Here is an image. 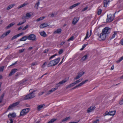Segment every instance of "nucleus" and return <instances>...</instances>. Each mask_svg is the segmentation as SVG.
<instances>
[{"instance_id": "nucleus-1", "label": "nucleus", "mask_w": 123, "mask_h": 123, "mask_svg": "<svg viewBox=\"0 0 123 123\" xmlns=\"http://www.w3.org/2000/svg\"><path fill=\"white\" fill-rule=\"evenodd\" d=\"M68 80L69 78L68 79L65 78L62 81L59 82L58 84H56V86L55 88H52L51 90H49V92L51 93L55 91V90H56L58 89V87L60 86V85H62L65 83L66 82L68 81Z\"/></svg>"}, {"instance_id": "nucleus-2", "label": "nucleus", "mask_w": 123, "mask_h": 123, "mask_svg": "<svg viewBox=\"0 0 123 123\" xmlns=\"http://www.w3.org/2000/svg\"><path fill=\"white\" fill-rule=\"evenodd\" d=\"M60 60V58L58 57L54 60L50 61L48 64V67H52L57 65L59 62Z\"/></svg>"}, {"instance_id": "nucleus-3", "label": "nucleus", "mask_w": 123, "mask_h": 123, "mask_svg": "<svg viewBox=\"0 0 123 123\" xmlns=\"http://www.w3.org/2000/svg\"><path fill=\"white\" fill-rule=\"evenodd\" d=\"M37 91V90H36L31 92L24 97V100L30 99L34 98L35 97V94L34 92Z\"/></svg>"}, {"instance_id": "nucleus-4", "label": "nucleus", "mask_w": 123, "mask_h": 123, "mask_svg": "<svg viewBox=\"0 0 123 123\" xmlns=\"http://www.w3.org/2000/svg\"><path fill=\"white\" fill-rule=\"evenodd\" d=\"M114 16H113L112 15L110 14L109 15H107V18L106 21L107 22H111L113 21L114 18Z\"/></svg>"}, {"instance_id": "nucleus-5", "label": "nucleus", "mask_w": 123, "mask_h": 123, "mask_svg": "<svg viewBox=\"0 0 123 123\" xmlns=\"http://www.w3.org/2000/svg\"><path fill=\"white\" fill-rule=\"evenodd\" d=\"M19 102H17L10 105L7 109V112L10 109H12L14 107L19 104Z\"/></svg>"}, {"instance_id": "nucleus-6", "label": "nucleus", "mask_w": 123, "mask_h": 123, "mask_svg": "<svg viewBox=\"0 0 123 123\" xmlns=\"http://www.w3.org/2000/svg\"><path fill=\"white\" fill-rule=\"evenodd\" d=\"M111 31V28L108 27H106L103 29L102 32L107 34H109Z\"/></svg>"}, {"instance_id": "nucleus-7", "label": "nucleus", "mask_w": 123, "mask_h": 123, "mask_svg": "<svg viewBox=\"0 0 123 123\" xmlns=\"http://www.w3.org/2000/svg\"><path fill=\"white\" fill-rule=\"evenodd\" d=\"M28 39L32 40V41H35L36 40V36L34 34H31L28 36Z\"/></svg>"}, {"instance_id": "nucleus-8", "label": "nucleus", "mask_w": 123, "mask_h": 123, "mask_svg": "<svg viewBox=\"0 0 123 123\" xmlns=\"http://www.w3.org/2000/svg\"><path fill=\"white\" fill-rule=\"evenodd\" d=\"M106 35L102 32L101 33L99 37L101 38L102 40H104L106 38Z\"/></svg>"}, {"instance_id": "nucleus-9", "label": "nucleus", "mask_w": 123, "mask_h": 123, "mask_svg": "<svg viewBox=\"0 0 123 123\" xmlns=\"http://www.w3.org/2000/svg\"><path fill=\"white\" fill-rule=\"evenodd\" d=\"M10 30H9L3 33L2 35L0 37V38L1 39L3 38H4L10 32Z\"/></svg>"}, {"instance_id": "nucleus-10", "label": "nucleus", "mask_w": 123, "mask_h": 123, "mask_svg": "<svg viewBox=\"0 0 123 123\" xmlns=\"http://www.w3.org/2000/svg\"><path fill=\"white\" fill-rule=\"evenodd\" d=\"M18 70L17 69H13L12 70L9 74V76H11L13 74Z\"/></svg>"}, {"instance_id": "nucleus-11", "label": "nucleus", "mask_w": 123, "mask_h": 123, "mask_svg": "<svg viewBox=\"0 0 123 123\" xmlns=\"http://www.w3.org/2000/svg\"><path fill=\"white\" fill-rule=\"evenodd\" d=\"M79 18L78 17L77 18H75L74 17L73 20L72 22L73 24L74 25H75L77 23L78 21L79 20Z\"/></svg>"}, {"instance_id": "nucleus-12", "label": "nucleus", "mask_w": 123, "mask_h": 123, "mask_svg": "<svg viewBox=\"0 0 123 123\" xmlns=\"http://www.w3.org/2000/svg\"><path fill=\"white\" fill-rule=\"evenodd\" d=\"M110 2V0H104V6L106 7L108 3Z\"/></svg>"}, {"instance_id": "nucleus-13", "label": "nucleus", "mask_w": 123, "mask_h": 123, "mask_svg": "<svg viewBox=\"0 0 123 123\" xmlns=\"http://www.w3.org/2000/svg\"><path fill=\"white\" fill-rule=\"evenodd\" d=\"M16 114H15L14 112L12 114H10L8 115V117L9 118H11V117L14 118L16 117Z\"/></svg>"}, {"instance_id": "nucleus-14", "label": "nucleus", "mask_w": 123, "mask_h": 123, "mask_svg": "<svg viewBox=\"0 0 123 123\" xmlns=\"http://www.w3.org/2000/svg\"><path fill=\"white\" fill-rule=\"evenodd\" d=\"M49 25H48L46 23H44L43 24H42L40 26V28H43L45 27H46L48 26H49Z\"/></svg>"}, {"instance_id": "nucleus-15", "label": "nucleus", "mask_w": 123, "mask_h": 123, "mask_svg": "<svg viewBox=\"0 0 123 123\" xmlns=\"http://www.w3.org/2000/svg\"><path fill=\"white\" fill-rule=\"evenodd\" d=\"M76 84L75 82H74L70 84L69 85H68L66 87V89H68L74 86Z\"/></svg>"}, {"instance_id": "nucleus-16", "label": "nucleus", "mask_w": 123, "mask_h": 123, "mask_svg": "<svg viewBox=\"0 0 123 123\" xmlns=\"http://www.w3.org/2000/svg\"><path fill=\"white\" fill-rule=\"evenodd\" d=\"M27 39H28V36H25L19 39V41H25Z\"/></svg>"}, {"instance_id": "nucleus-17", "label": "nucleus", "mask_w": 123, "mask_h": 123, "mask_svg": "<svg viewBox=\"0 0 123 123\" xmlns=\"http://www.w3.org/2000/svg\"><path fill=\"white\" fill-rule=\"evenodd\" d=\"M80 4V3H76L73 5L71 6H70L69 8V9H73V8L78 6Z\"/></svg>"}, {"instance_id": "nucleus-18", "label": "nucleus", "mask_w": 123, "mask_h": 123, "mask_svg": "<svg viewBox=\"0 0 123 123\" xmlns=\"http://www.w3.org/2000/svg\"><path fill=\"white\" fill-rule=\"evenodd\" d=\"M25 111V109H24L22 110L20 112V116H23L26 114V113Z\"/></svg>"}, {"instance_id": "nucleus-19", "label": "nucleus", "mask_w": 123, "mask_h": 123, "mask_svg": "<svg viewBox=\"0 0 123 123\" xmlns=\"http://www.w3.org/2000/svg\"><path fill=\"white\" fill-rule=\"evenodd\" d=\"M40 33L41 36L44 37H46L47 36V34L44 31L40 32Z\"/></svg>"}, {"instance_id": "nucleus-20", "label": "nucleus", "mask_w": 123, "mask_h": 123, "mask_svg": "<svg viewBox=\"0 0 123 123\" xmlns=\"http://www.w3.org/2000/svg\"><path fill=\"white\" fill-rule=\"evenodd\" d=\"M70 119V117H66V118L63 119L62 121H61L60 122V123H62L63 122H64L67 121V120L69 119Z\"/></svg>"}, {"instance_id": "nucleus-21", "label": "nucleus", "mask_w": 123, "mask_h": 123, "mask_svg": "<svg viewBox=\"0 0 123 123\" xmlns=\"http://www.w3.org/2000/svg\"><path fill=\"white\" fill-rule=\"evenodd\" d=\"M45 105L44 104H43L38 105L37 107V110L38 111H40L41 109L43 108V107Z\"/></svg>"}, {"instance_id": "nucleus-22", "label": "nucleus", "mask_w": 123, "mask_h": 123, "mask_svg": "<svg viewBox=\"0 0 123 123\" xmlns=\"http://www.w3.org/2000/svg\"><path fill=\"white\" fill-rule=\"evenodd\" d=\"M15 25V23L14 22L12 23L9 25L7 26L6 27V29H8L10 27H12Z\"/></svg>"}, {"instance_id": "nucleus-23", "label": "nucleus", "mask_w": 123, "mask_h": 123, "mask_svg": "<svg viewBox=\"0 0 123 123\" xmlns=\"http://www.w3.org/2000/svg\"><path fill=\"white\" fill-rule=\"evenodd\" d=\"M31 16V15L30 14V13H27L25 15V17L26 18V19L30 18Z\"/></svg>"}, {"instance_id": "nucleus-24", "label": "nucleus", "mask_w": 123, "mask_h": 123, "mask_svg": "<svg viewBox=\"0 0 123 123\" xmlns=\"http://www.w3.org/2000/svg\"><path fill=\"white\" fill-rule=\"evenodd\" d=\"M27 4V3H25L24 4L20 5L18 7V8L19 9L20 8L23 7L24 6H25Z\"/></svg>"}, {"instance_id": "nucleus-25", "label": "nucleus", "mask_w": 123, "mask_h": 123, "mask_svg": "<svg viewBox=\"0 0 123 123\" xmlns=\"http://www.w3.org/2000/svg\"><path fill=\"white\" fill-rule=\"evenodd\" d=\"M61 31L62 30L61 29H58L54 32V33L58 34L61 32Z\"/></svg>"}, {"instance_id": "nucleus-26", "label": "nucleus", "mask_w": 123, "mask_h": 123, "mask_svg": "<svg viewBox=\"0 0 123 123\" xmlns=\"http://www.w3.org/2000/svg\"><path fill=\"white\" fill-rule=\"evenodd\" d=\"M110 115L111 116H114L115 115L116 113V111H111L109 112Z\"/></svg>"}, {"instance_id": "nucleus-27", "label": "nucleus", "mask_w": 123, "mask_h": 123, "mask_svg": "<svg viewBox=\"0 0 123 123\" xmlns=\"http://www.w3.org/2000/svg\"><path fill=\"white\" fill-rule=\"evenodd\" d=\"M27 80L25 79H23L22 81H20V84H25V82L27 81Z\"/></svg>"}, {"instance_id": "nucleus-28", "label": "nucleus", "mask_w": 123, "mask_h": 123, "mask_svg": "<svg viewBox=\"0 0 123 123\" xmlns=\"http://www.w3.org/2000/svg\"><path fill=\"white\" fill-rule=\"evenodd\" d=\"M14 4L11 5H9L7 8L6 9L7 10H9L12 7L14 6Z\"/></svg>"}, {"instance_id": "nucleus-29", "label": "nucleus", "mask_w": 123, "mask_h": 123, "mask_svg": "<svg viewBox=\"0 0 123 123\" xmlns=\"http://www.w3.org/2000/svg\"><path fill=\"white\" fill-rule=\"evenodd\" d=\"M57 119L56 118L52 119L48 123H52L56 120Z\"/></svg>"}, {"instance_id": "nucleus-30", "label": "nucleus", "mask_w": 123, "mask_h": 123, "mask_svg": "<svg viewBox=\"0 0 123 123\" xmlns=\"http://www.w3.org/2000/svg\"><path fill=\"white\" fill-rule=\"evenodd\" d=\"M88 57L87 55H86L82 57L81 59H82L83 61L86 60L87 58Z\"/></svg>"}, {"instance_id": "nucleus-31", "label": "nucleus", "mask_w": 123, "mask_h": 123, "mask_svg": "<svg viewBox=\"0 0 123 123\" xmlns=\"http://www.w3.org/2000/svg\"><path fill=\"white\" fill-rule=\"evenodd\" d=\"M117 34V32L115 31L114 32V34L112 36L110 37V39L111 40L113 38H114L115 37V35Z\"/></svg>"}, {"instance_id": "nucleus-32", "label": "nucleus", "mask_w": 123, "mask_h": 123, "mask_svg": "<svg viewBox=\"0 0 123 123\" xmlns=\"http://www.w3.org/2000/svg\"><path fill=\"white\" fill-rule=\"evenodd\" d=\"M44 17H41L37 19V22L39 21L40 20H43L44 18Z\"/></svg>"}, {"instance_id": "nucleus-33", "label": "nucleus", "mask_w": 123, "mask_h": 123, "mask_svg": "<svg viewBox=\"0 0 123 123\" xmlns=\"http://www.w3.org/2000/svg\"><path fill=\"white\" fill-rule=\"evenodd\" d=\"M123 60V56L122 57H121L120 58L119 60L117 61L116 62L117 63H119L122 60Z\"/></svg>"}, {"instance_id": "nucleus-34", "label": "nucleus", "mask_w": 123, "mask_h": 123, "mask_svg": "<svg viewBox=\"0 0 123 123\" xmlns=\"http://www.w3.org/2000/svg\"><path fill=\"white\" fill-rule=\"evenodd\" d=\"M40 4V2L39 1H38L35 5L34 7H36V6H37L36 9H38V6Z\"/></svg>"}, {"instance_id": "nucleus-35", "label": "nucleus", "mask_w": 123, "mask_h": 123, "mask_svg": "<svg viewBox=\"0 0 123 123\" xmlns=\"http://www.w3.org/2000/svg\"><path fill=\"white\" fill-rule=\"evenodd\" d=\"M85 72H82L79 73L78 74L81 77L84 74Z\"/></svg>"}, {"instance_id": "nucleus-36", "label": "nucleus", "mask_w": 123, "mask_h": 123, "mask_svg": "<svg viewBox=\"0 0 123 123\" xmlns=\"http://www.w3.org/2000/svg\"><path fill=\"white\" fill-rule=\"evenodd\" d=\"M24 109H25V111L27 114L29 111L30 110V109L29 108H27Z\"/></svg>"}, {"instance_id": "nucleus-37", "label": "nucleus", "mask_w": 123, "mask_h": 123, "mask_svg": "<svg viewBox=\"0 0 123 123\" xmlns=\"http://www.w3.org/2000/svg\"><path fill=\"white\" fill-rule=\"evenodd\" d=\"M57 55V54H56L55 55H54L51 56L49 58V60H50L52 58H54V57L55 56H56Z\"/></svg>"}, {"instance_id": "nucleus-38", "label": "nucleus", "mask_w": 123, "mask_h": 123, "mask_svg": "<svg viewBox=\"0 0 123 123\" xmlns=\"http://www.w3.org/2000/svg\"><path fill=\"white\" fill-rule=\"evenodd\" d=\"M18 37L17 35H15L13 36L11 39V40H12L13 39L16 38L17 37Z\"/></svg>"}, {"instance_id": "nucleus-39", "label": "nucleus", "mask_w": 123, "mask_h": 123, "mask_svg": "<svg viewBox=\"0 0 123 123\" xmlns=\"http://www.w3.org/2000/svg\"><path fill=\"white\" fill-rule=\"evenodd\" d=\"M107 115H110L109 112H108V111H106L103 114V116H105Z\"/></svg>"}, {"instance_id": "nucleus-40", "label": "nucleus", "mask_w": 123, "mask_h": 123, "mask_svg": "<svg viewBox=\"0 0 123 123\" xmlns=\"http://www.w3.org/2000/svg\"><path fill=\"white\" fill-rule=\"evenodd\" d=\"M82 80H81V79H79V80H77L75 81L74 82L76 84L77 83H79Z\"/></svg>"}, {"instance_id": "nucleus-41", "label": "nucleus", "mask_w": 123, "mask_h": 123, "mask_svg": "<svg viewBox=\"0 0 123 123\" xmlns=\"http://www.w3.org/2000/svg\"><path fill=\"white\" fill-rule=\"evenodd\" d=\"M13 122L12 119H10L9 120L7 121V123H13Z\"/></svg>"}, {"instance_id": "nucleus-42", "label": "nucleus", "mask_w": 123, "mask_h": 123, "mask_svg": "<svg viewBox=\"0 0 123 123\" xmlns=\"http://www.w3.org/2000/svg\"><path fill=\"white\" fill-rule=\"evenodd\" d=\"M5 93V92H4L3 93H2V95H1V96L0 97V99H3V98L4 96Z\"/></svg>"}, {"instance_id": "nucleus-43", "label": "nucleus", "mask_w": 123, "mask_h": 123, "mask_svg": "<svg viewBox=\"0 0 123 123\" xmlns=\"http://www.w3.org/2000/svg\"><path fill=\"white\" fill-rule=\"evenodd\" d=\"M102 12V10L101 9H99L98 12V15H100L101 13Z\"/></svg>"}, {"instance_id": "nucleus-44", "label": "nucleus", "mask_w": 123, "mask_h": 123, "mask_svg": "<svg viewBox=\"0 0 123 123\" xmlns=\"http://www.w3.org/2000/svg\"><path fill=\"white\" fill-rule=\"evenodd\" d=\"M80 76L78 74V75L75 78H74V80H77L80 78Z\"/></svg>"}, {"instance_id": "nucleus-45", "label": "nucleus", "mask_w": 123, "mask_h": 123, "mask_svg": "<svg viewBox=\"0 0 123 123\" xmlns=\"http://www.w3.org/2000/svg\"><path fill=\"white\" fill-rule=\"evenodd\" d=\"M74 37L73 36L71 37L68 40V41H70L72 40H73Z\"/></svg>"}, {"instance_id": "nucleus-46", "label": "nucleus", "mask_w": 123, "mask_h": 123, "mask_svg": "<svg viewBox=\"0 0 123 123\" xmlns=\"http://www.w3.org/2000/svg\"><path fill=\"white\" fill-rule=\"evenodd\" d=\"M88 31H87V32L86 36L84 38V40H86L87 39V38L88 37Z\"/></svg>"}, {"instance_id": "nucleus-47", "label": "nucleus", "mask_w": 123, "mask_h": 123, "mask_svg": "<svg viewBox=\"0 0 123 123\" xmlns=\"http://www.w3.org/2000/svg\"><path fill=\"white\" fill-rule=\"evenodd\" d=\"M82 85V83H81L79 84L76 86V88H77L81 86Z\"/></svg>"}, {"instance_id": "nucleus-48", "label": "nucleus", "mask_w": 123, "mask_h": 123, "mask_svg": "<svg viewBox=\"0 0 123 123\" xmlns=\"http://www.w3.org/2000/svg\"><path fill=\"white\" fill-rule=\"evenodd\" d=\"M28 27V25H27L25 26L22 29V30H24L27 29Z\"/></svg>"}, {"instance_id": "nucleus-49", "label": "nucleus", "mask_w": 123, "mask_h": 123, "mask_svg": "<svg viewBox=\"0 0 123 123\" xmlns=\"http://www.w3.org/2000/svg\"><path fill=\"white\" fill-rule=\"evenodd\" d=\"M93 110L92 109L88 108L87 110V112L88 113L92 111Z\"/></svg>"}, {"instance_id": "nucleus-50", "label": "nucleus", "mask_w": 123, "mask_h": 123, "mask_svg": "<svg viewBox=\"0 0 123 123\" xmlns=\"http://www.w3.org/2000/svg\"><path fill=\"white\" fill-rule=\"evenodd\" d=\"M88 81V80L87 79L86 80L84 81H82L81 83L82 84V85L85 83L87 81Z\"/></svg>"}, {"instance_id": "nucleus-51", "label": "nucleus", "mask_w": 123, "mask_h": 123, "mask_svg": "<svg viewBox=\"0 0 123 123\" xmlns=\"http://www.w3.org/2000/svg\"><path fill=\"white\" fill-rule=\"evenodd\" d=\"M25 49H22L21 50H19V52L20 53H21L23 52L24 51Z\"/></svg>"}, {"instance_id": "nucleus-52", "label": "nucleus", "mask_w": 123, "mask_h": 123, "mask_svg": "<svg viewBox=\"0 0 123 123\" xmlns=\"http://www.w3.org/2000/svg\"><path fill=\"white\" fill-rule=\"evenodd\" d=\"M4 66H3L2 67H0V71H3V70Z\"/></svg>"}, {"instance_id": "nucleus-53", "label": "nucleus", "mask_w": 123, "mask_h": 123, "mask_svg": "<svg viewBox=\"0 0 123 123\" xmlns=\"http://www.w3.org/2000/svg\"><path fill=\"white\" fill-rule=\"evenodd\" d=\"M21 74V73H17L16 74V75H15V77H16V79L17 78L16 77H17L18 75H20Z\"/></svg>"}, {"instance_id": "nucleus-54", "label": "nucleus", "mask_w": 123, "mask_h": 123, "mask_svg": "<svg viewBox=\"0 0 123 123\" xmlns=\"http://www.w3.org/2000/svg\"><path fill=\"white\" fill-rule=\"evenodd\" d=\"M68 46V44L67 43H65L64 44V47L65 48H67Z\"/></svg>"}, {"instance_id": "nucleus-55", "label": "nucleus", "mask_w": 123, "mask_h": 123, "mask_svg": "<svg viewBox=\"0 0 123 123\" xmlns=\"http://www.w3.org/2000/svg\"><path fill=\"white\" fill-rule=\"evenodd\" d=\"M99 122V120L97 119L95 121H94L93 123H98Z\"/></svg>"}, {"instance_id": "nucleus-56", "label": "nucleus", "mask_w": 123, "mask_h": 123, "mask_svg": "<svg viewBox=\"0 0 123 123\" xmlns=\"http://www.w3.org/2000/svg\"><path fill=\"white\" fill-rule=\"evenodd\" d=\"M63 50L62 49H60L59 51V54H61L63 53Z\"/></svg>"}, {"instance_id": "nucleus-57", "label": "nucleus", "mask_w": 123, "mask_h": 123, "mask_svg": "<svg viewBox=\"0 0 123 123\" xmlns=\"http://www.w3.org/2000/svg\"><path fill=\"white\" fill-rule=\"evenodd\" d=\"M95 108V107L94 106H91L90 108H89L90 109H92V110H94Z\"/></svg>"}, {"instance_id": "nucleus-58", "label": "nucleus", "mask_w": 123, "mask_h": 123, "mask_svg": "<svg viewBox=\"0 0 123 123\" xmlns=\"http://www.w3.org/2000/svg\"><path fill=\"white\" fill-rule=\"evenodd\" d=\"M119 103L120 105H123V99L121 100L119 102Z\"/></svg>"}, {"instance_id": "nucleus-59", "label": "nucleus", "mask_w": 123, "mask_h": 123, "mask_svg": "<svg viewBox=\"0 0 123 123\" xmlns=\"http://www.w3.org/2000/svg\"><path fill=\"white\" fill-rule=\"evenodd\" d=\"M24 23V22H20L19 23H18L17 24V25H22Z\"/></svg>"}, {"instance_id": "nucleus-60", "label": "nucleus", "mask_w": 123, "mask_h": 123, "mask_svg": "<svg viewBox=\"0 0 123 123\" xmlns=\"http://www.w3.org/2000/svg\"><path fill=\"white\" fill-rule=\"evenodd\" d=\"M65 43V42H62L60 44V45H61V46H62Z\"/></svg>"}, {"instance_id": "nucleus-61", "label": "nucleus", "mask_w": 123, "mask_h": 123, "mask_svg": "<svg viewBox=\"0 0 123 123\" xmlns=\"http://www.w3.org/2000/svg\"><path fill=\"white\" fill-rule=\"evenodd\" d=\"M88 7H86L84 8L82 10V11H84L86 10L88 8Z\"/></svg>"}, {"instance_id": "nucleus-62", "label": "nucleus", "mask_w": 123, "mask_h": 123, "mask_svg": "<svg viewBox=\"0 0 123 123\" xmlns=\"http://www.w3.org/2000/svg\"><path fill=\"white\" fill-rule=\"evenodd\" d=\"M44 93V92H40L38 94V95L40 96L42 95Z\"/></svg>"}, {"instance_id": "nucleus-63", "label": "nucleus", "mask_w": 123, "mask_h": 123, "mask_svg": "<svg viewBox=\"0 0 123 123\" xmlns=\"http://www.w3.org/2000/svg\"><path fill=\"white\" fill-rule=\"evenodd\" d=\"M23 34V32L21 33L18 34H17L18 37L22 35Z\"/></svg>"}, {"instance_id": "nucleus-64", "label": "nucleus", "mask_w": 123, "mask_h": 123, "mask_svg": "<svg viewBox=\"0 0 123 123\" xmlns=\"http://www.w3.org/2000/svg\"><path fill=\"white\" fill-rule=\"evenodd\" d=\"M17 61H17V62H15L14 63H13L12 64V65H11L10 66H12L13 65H15V64H16L17 63Z\"/></svg>"}]
</instances>
